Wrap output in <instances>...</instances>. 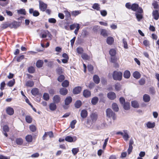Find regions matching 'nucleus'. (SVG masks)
Here are the masks:
<instances>
[{
  "instance_id": "20",
  "label": "nucleus",
  "mask_w": 159,
  "mask_h": 159,
  "mask_svg": "<svg viewBox=\"0 0 159 159\" xmlns=\"http://www.w3.org/2000/svg\"><path fill=\"white\" fill-rule=\"evenodd\" d=\"M81 90V87H75L73 90V93L74 94H77L80 93Z\"/></svg>"
},
{
  "instance_id": "51",
  "label": "nucleus",
  "mask_w": 159,
  "mask_h": 159,
  "mask_svg": "<svg viewBox=\"0 0 159 159\" xmlns=\"http://www.w3.org/2000/svg\"><path fill=\"white\" fill-rule=\"evenodd\" d=\"M84 59L87 60L89 59V56L86 54L84 53L82 54L81 56Z\"/></svg>"
},
{
  "instance_id": "62",
  "label": "nucleus",
  "mask_w": 159,
  "mask_h": 159,
  "mask_svg": "<svg viewBox=\"0 0 159 159\" xmlns=\"http://www.w3.org/2000/svg\"><path fill=\"white\" fill-rule=\"evenodd\" d=\"M101 15L103 16H105L107 15V12L106 10H102L100 11Z\"/></svg>"
},
{
  "instance_id": "5",
  "label": "nucleus",
  "mask_w": 159,
  "mask_h": 159,
  "mask_svg": "<svg viewBox=\"0 0 159 159\" xmlns=\"http://www.w3.org/2000/svg\"><path fill=\"white\" fill-rule=\"evenodd\" d=\"M107 116L109 118L112 117L113 119H115V113L112 111V110L109 108L107 109L106 110Z\"/></svg>"
},
{
  "instance_id": "54",
  "label": "nucleus",
  "mask_w": 159,
  "mask_h": 159,
  "mask_svg": "<svg viewBox=\"0 0 159 159\" xmlns=\"http://www.w3.org/2000/svg\"><path fill=\"white\" fill-rule=\"evenodd\" d=\"M152 5L155 9H157L158 8L159 6L157 2L156 1H154L152 3Z\"/></svg>"
},
{
  "instance_id": "6",
  "label": "nucleus",
  "mask_w": 159,
  "mask_h": 159,
  "mask_svg": "<svg viewBox=\"0 0 159 159\" xmlns=\"http://www.w3.org/2000/svg\"><path fill=\"white\" fill-rule=\"evenodd\" d=\"M52 100L53 102L56 104L58 103L61 101V96L59 95H56L53 97Z\"/></svg>"
},
{
  "instance_id": "52",
  "label": "nucleus",
  "mask_w": 159,
  "mask_h": 159,
  "mask_svg": "<svg viewBox=\"0 0 159 159\" xmlns=\"http://www.w3.org/2000/svg\"><path fill=\"white\" fill-rule=\"evenodd\" d=\"M3 129L4 132H7L9 131V128L7 125H5L3 127Z\"/></svg>"
},
{
  "instance_id": "33",
  "label": "nucleus",
  "mask_w": 159,
  "mask_h": 159,
  "mask_svg": "<svg viewBox=\"0 0 159 159\" xmlns=\"http://www.w3.org/2000/svg\"><path fill=\"white\" fill-rule=\"evenodd\" d=\"M131 105L134 108H138L139 106L138 103L136 101H132L131 102Z\"/></svg>"
},
{
  "instance_id": "18",
  "label": "nucleus",
  "mask_w": 159,
  "mask_h": 159,
  "mask_svg": "<svg viewBox=\"0 0 159 159\" xmlns=\"http://www.w3.org/2000/svg\"><path fill=\"white\" fill-rule=\"evenodd\" d=\"M98 98L96 97H95L92 98L91 102L93 105H96L98 101Z\"/></svg>"
},
{
  "instance_id": "61",
  "label": "nucleus",
  "mask_w": 159,
  "mask_h": 159,
  "mask_svg": "<svg viewBox=\"0 0 159 159\" xmlns=\"http://www.w3.org/2000/svg\"><path fill=\"white\" fill-rule=\"evenodd\" d=\"M123 42L124 44V47L125 49L128 48V45L126 41H125V39H123Z\"/></svg>"
},
{
  "instance_id": "16",
  "label": "nucleus",
  "mask_w": 159,
  "mask_h": 159,
  "mask_svg": "<svg viewBox=\"0 0 159 159\" xmlns=\"http://www.w3.org/2000/svg\"><path fill=\"white\" fill-rule=\"evenodd\" d=\"M114 38L111 37H108L107 39V43L109 44H112L114 42Z\"/></svg>"
},
{
  "instance_id": "38",
  "label": "nucleus",
  "mask_w": 159,
  "mask_h": 159,
  "mask_svg": "<svg viewBox=\"0 0 159 159\" xmlns=\"http://www.w3.org/2000/svg\"><path fill=\"white\" fill-rule=\"evenodd\" d=\"M115 89L117 91L120 90L121 89V86L120 84L116 83L115 85Z\"/></svg>"
},
{
  "instance_id": "30",
  "label": "nucleus",
  "mask_w": 159,
  "mask_h": 159,
  "mask_svg": "<svg viewBox=\"0 0 159 159\" xmlns=\"http://www.w3.org/2000/svg\"><path fill=\"white\" fill-rule=\"evenodd\" d=\"M123 108L125 110H128L130 108L129 103L128 102H126L123 104Z\"/></svg>"
},
{
  "instance_id": "7",
  "label": "nucleus",
  "mask_w": 159,
  "mask_h": 159,
  "mask_svg": "<svg viewBox=\"0 0 159 159\" xmlns=\"http://www.w3.org/2000/svg\"><path fill=\"white\" fill-rule=\"evenodd\" d=\"M65 140L68 142L71 143L77 140V138L75 136L71 137L68 136L66 137Z\"/></svg>"
},
{
  "instance_id": "40",
  "label": "nucleus",
  "mask_w": 159,
  "mask_h": 159,
  "mask_svg": "<svg viewBox=\"0 0 159 159\" xmlns=\"http://www.w3.org/2000/svg\"><path fill=\"white\" fill-rule=\"evenodd\" d=\"M34 85V83L33 81H29L27 82L26 83V86L32 87Z\"/></svg>"
},
{
  "instance_id": "10",
  "label": "nucleus",
  "mask_w": 159,
  "mask_h": 159,
  "mask_svg": "<svg viewBox=\"0 0 159 159\" xmlns=\"http://www.w3.org/2000/svg\"><path fill=\"white\" fill-rule=\"evenodd\" d=\"M107 96L108 98L111 100H114L116 98V94L113 92H111L107 93Z\"/></svg>"
},
{
  "instance_id": "55",
  "label": "nucleus",
  "mask_w": 159,
  "mask_h": 159,
  "mask_svg": "<svg viewBox=\"0 0 159 159\" xmlns=\"http://www.w3.org/2000/svg\"><path fill=\"white\" fill-rule=\"evenodd\" d=\"M17 23H12V24H10V27L11 28H17Z\"/></svg>"
},
{
  "instance_id": "46",
  "label": "nucleus",
  "mask_w": 159,
  "mask_h": 159,
  "mask_svg": "<svg viewBox=\"0 0 159 159\" xmlns=\"http://www.w3.org/2000/svg\"><path fill=\"white\" fill-rule=\"evenodd\" d=\"M76 51L78 54H82L83 52V49L81 47H78L76 49Z\"/></svg>"
},
{
  "instance_id": "2",
  "label": "nucleus",
  "mask_w": 159,
  "mask_h": 159,
  "mask_svg": "<svg viewBox=\"0 0 159 159\" xmlns=\"http://www.w3.org/2000/svg\"><path fill=\"white\" fill-rule=\"evenodd\" d=\"M112 77L115 80H120L122 77V73L120 71H114L112 74Z\"/></svg>"
},
{
  "instance_id": "22",
  "label": "nucleus",
  "mask_w": 159,
  "mask_h": 159,
  "mask_svg": "<svg viewBox=\"0 0 159 159\" xmlns=\"http://www.w3.org/2000/svg\"><path fill=\"white\" fill-rule=\"evenodd\" d=\"M83 94L84 96L86 98L89 97L91 95L90 92L87 90H85L84 91Z\"/></svg>"
},
{
  "instance_id": "34",
  "label": "nucleus",
  "mask_w": 159,
  "mask_h": 159,
  "mask_svg": "<svg viewBox=\"0 0 159 159\" xmlns=\"http://www.w3.org/2000/svg\"><path fill=\"white\" fill-rule=\"evenodd\" d=\"M92 7L94 9H96L98 11L99 10L100 8L99 5L96 3H94Z\"/></svg>"
},
{
  "instance_id": "26",
  "label": "nucleus",
  "mask_w": 159,
  "mask_h": 159,
  "mask_svg": "<svg viewBox=\"0 0 159 159\" xmlns=\"http://www.w3.org/2000/svg\"><path fill=\"white\" fill-rule=\"evenodd\" d=\"M93 80L94 82L97 84H98L100 80L99 77L97 75H95L93 76Z\"/></svg>"
},
{
  "instance_id": "43",
  "label": "nucleus",
  "mask_w": 159,
  "mask_h": 159,
  "mask_svg": "<svg viewBox=\"0 0 159 159\" xmlns=\"http://www.w3.org/2000/svg\"><path fill=\"white\" fill-rule=\"evenodd\" d=\"M43 98L44 100L48 101L49 99V96L48 93H44L43 95Z\"/></svg>"
},
{
  "instance_id": "8",
  "label": "nucleus",
  "mask_w": 159,
  "mask_h": 159,
  "mask_svg": "<svg viewBox=\"0 0 159 159\" xmlns=\"http://www.w3.org/2000/svg\"><path fill=\"white\" fill-rule=\"evenodd\" d=\"M39 9L41 11H44L47 7V5L41 1H39Z\"/></svg>"
},
{
  "instance_id": "37",
  "label": "nucleus",
  "mask_w": 159,
  "mask_h": 159,
  "mask_svg": "<svg viewBox=\"0 0 159 159\" xmlns=\"http://www.w3.org/2000/svg\"><path fill=\"white\" fill-rule=\"evenodd\" d=\"M43 61L41 60L38 61L36 63V66L38 67H41L42 66Z\"/></svg>"
},
{
  "instance_id": "12",
  "label": "nucleus",
  "mask_w": 159,
  "mask_h": 159,
  "mask_svg": "<svg viewBox=\"0 0 159 159\" xmlns=\"http://www.w3.org/2000/svg\"><path fill=\"white\" fill-rule=\"evenodd\" d=\"M123 131L124 134L122 135L123 138L125 141H127L129 138V136L127 130H124Z\"/></svg>"
},
{
  "instance_id": "60",
  "label": "nucleus",
  "mask_w": 159,
  "mask_h": 159,
  "mask_svg": "<svg viewBox=\"0 0 159 159\" xmlns=\"http://www.w3.org/2000/svg\"><path fill=\"white\" fill-rule=\"evenodd\" d=\"M80 13V12L79 11H73L72 12V15L74 16H76L78 15Z\"/></svg>"
},
{
  "instance_id": "28",
  "label": "nucleus",
  "mask_w": 159,
  "mask_h": 159,
  "mask_svg": "<svg viewBox=\"0 0 159 159\" xmlns=\"http://www.w3.org/2000/svg\"><path fill=\"white\" fill-rule=\"evenodd\" d=\"M112 108L115 111H118L119 110V107L118 105L115 103H114L112 104Z\"/></svg>"
},
{
  "instance_id": "14",
  "label": "nucleus",
  "mask_w": 159,
  "mask_h": 159,
  "mask_svg": "<svg viewBox=\"0 0 159 159\" xmlns=\"http://www.w3.org/2000/svg\"><path fill=\"white\" fill-rule=\"evenodd\" d=\"M29 12L30 14L33 13V15L35 16H37L39 15V12L37 11H34L32 8H30L29 9Z\"/></svg>"
},
{
  "instance_id": "42",
  "label": "nucleus",
  "mask_w": 159,
  "mask_h": 159,
  "mask_svg": "<svg viewBox=\"0 0 159 159\" xmlns=\"http://www.w3.org/2000/svg\"><path fill=\"white\" fill-rule=\"evenodd\" d=\"M15 83L14 79L10 81L7 84V85L9 87L12 86Z\"/></svg>"
},
{
  "instance_id": "27",
  "label": "nucleus",
  "mask_w": 159,
  "mask_h": 159,
  "mask_svg": "<svg viewBox=\"0 0 159 159\" xmlns=\"http://www.w3.org/2000/svg\"><path fill=\"white\" fill-rule=\"evenodd\" d=\"M133 76L134 78L139 79L141 75L139 72L135 71L133 73Z\"/></svg>"
},
{
  "instance_id": "24",
  "label": "nucleus",
  "mask_w": 159,
  "mask_h": 159,
  "mask_svg": "<svg viewBox=\"0 0 159 159\" xmlns=\"http://www.w3.org/2000/svg\"><path fill=\"white\" fill-rule=\"evenodd\" d=\"M130 76V73L128 70L125 71L124 73V77L126 79H129Z\"/></svg>"
},
{
  "instance_id": "4",
  "label": "nucleus",
  "mask_w": 159,
  "mask_h": 159,
  "mask_svg": "<svg viewBox=\"0 0 159 159\" xmlns=\"http://www.w3.org/2000/svg\"><path fill=\"white\" fill-rule=\"evenodd\" d=\"M131 9L134 11H136L137 12L141 13L143 12V10L142 8L139 7L137 4H133L131 5Z\"/></svg>"
},
{
  "instance_id": "45",
  "label": "nucleus",
  "mask_w": 159,
  "mask_h": 159,
  "mask_svg": "<svg viewBox=\"0 0 159 159\" xmlns=\"http://www.w3.org/2000/svg\"><path fill=\"white\" fill-rule=\"evenodd\" d=\"M29 128L30 130L33 132L35 131L36 129V127L33 125H31L30 126Z\"/></svg>"
},
{
  "instance_id": "57",
  "label": "nucleus",
  "mask_w": 159,
  "mask_h": 159,
  "mask_svg": "<svg viewBox=\"0 0 159 159\" xmlns=\"http://www.w3.org/2000/svg\"><path fill=\"white\" fill-rule=\"evenodd\" d=\"M139 82L140 85H143L145 83V80L142 78L139 81Z\"/></svg>"
},
{
  "instance_id": "56",
  "label": "nucleus",
  "mask_w": 159,
  "mask_h": 159,
  "mask_svg": "<svg viewBox=\"0 0 159 159\" xmlns=\"http://www.w3.org/2000/svg\"><path fill=\"white\" fill-rule=\"evenodd\" d=\"M34 67L31 66L28 69V71L30 73H33L34 71Z\"/></svg>"
},
{
  "instance_id": "31",
  "label": "nucleus",
  "mask_w": 159,
  "mask_h": 159,
  "mask_svg": "<svg viewBox=\"0 0 159 159\" xmlns=\"http://www.w3.org/2000/svg\"><path fill=\"white\" fill-rule=\"evenodd\" d=\"M16 142L19 145H21L23 143V140L21 138H17L16 139Z\"/></svg>"
},
{
  "instance_id": "11",
  "label": "nucleus",
  "mask_w": 159,
  "mask_h": 159,
  "mask_svg": "<svg viewBox=\"0 0 159 159\" xmlns=\"http://www.w3.org/2000/svg\"><path fill=\"white\" fill-rule=\"evenodd\" d=\"M68 93V90L67 89L64 88H61L60 89L59 93L62 95H66Z\"/></svg>"
},
{
  "instance_id": "29",
  "label": "nucleus",
  "mask_w": 159,
  "mask_h": 159,
  "mask_svg": "<svg viewBox=\"0 0 159 159\" xmlns=\"http://www.w3.org/2000/svg\"><path fill=\"white\" fill-rule=\"evenodd\" d=\"M32 94L34 95H36L39 93V90L37 88H34L32 89L31 91Z\"/></svg>"
},
{
  "instance_id": "1",
  "label": "nucleus",
  "mask_w": 159,
  "mask_h": 159,
  "mask_svg": "<svg viewBox=\"0 0 159 159\" xmlns=\"http://www.w3.org/2000/svg\"><path fill=\"white\" fill-rule=\"evenodd\" d=\"M90 120L88 119L86 126L88 128H90L93 124L97 120L98 118V115L95 113H92L90 115Z\"/></svg>"
},
{
  "instance_id": "19",
  "label": "nucleus",
  "mask_w": 159,
  "mask_h": 159,
  "mask_svg": "<svg viewBox=\"0 0 159 159\" xmlns=\"http://www.w3.org/2000/svg\"><path fill=\"white\" fill-rule=\"evenodd\" d=\"M146 126L148 128H153L155 126V122H148L146 124Z\"/></svg>"
},
{
  "instance_id": "47",
  "label": "nucleus",
  "mask_w": 159,
  "mask_h": 159,
  "mask_svg": "<svg viewBox=\"0 0 159 159\" xmlns=\"http://www.w3.org/2000/svg\"><path fill=\"white\" fill-rule=\"evenodd\" d=\"M75 105L76 107L79 108L81 105V102L80 101H77L76 102Z\"/></svg>"
},
{
  "instance_id": "49",
  "label": "nucleus",
  "mask_w": 159,
  "mask_h": 159,
  "mask_svg": "<svg viewBox=\"0 0 159 159\" xmlns=\"http://www.w3.org/2000/svg\"><path fill=\"white\" fill-rule=\"evenodd\" d=\"M76 29L74 31V33L75 34H77L78 31L79 30L80 27V25L76 23Z\"/></svg>"
},
{
  "instance_id": "48",
  "label": "nucleus",
  "mask_w": 159,
  "mask_h": 159,
  "mask_svg": "<svg viewBox=\"0 0 159 159\" xmlns=\"http://www.w3.org/2000/svg\"><path fill=\"white\" fill-rule=\"evenodd\" d=\"M79 150L78 148H74L72 149V152L74 155L76 154L79 152Z\"/></svg>"
},
{
  "instance_id": "44",
  "label": "nucleus",
  "mask_w": 159,
  "mask_h": 159,
  "mask_svg": "<svg viewBox=\"0 0 159 159\" xmlns=\"http://www.w3.org/2000/svg\"><path fill=\"white\" fill-rule=\"evenodd\" d=\"M25 120L27 122L30 123L32 121V118L30 116H27L25 117Z\"/></svg>"
},
{
  "instance_id": "9",
  "label": "nucleus",
  "mask_w": 159,
  "mask_h": 159,
  "mask_svg": "<svg viewBox=\"0 0 159 159\" xmlns=\"http://www.w3.org/2000/svg\"><path fill=\"white\" fill-rule=\"evenodd\" d=\"M6 111L7 113L10 116L13 115L14 112L13 109L12 107H10L6 108Z\"/></svg>"
},
{
  "instance_id": "15",
  "label": "nucleus",
  "mask_w": 159,
  "mask_h": 159,
  "mask_svg": "<svg viewBox=\"0 0 159 159\" xmlns=\"http://www.w3.org/2000/svg\"><path fill=\"white\" fill-rule=\"evenodd\" d=\"M56 103L52 102L49 105V109L52 111H54L57 108V106L56 104Z\"/></svg>"
},
{
  "instance_id": "13",
  "label": "nucleus",
  "mask_w": 159,
  "mask_h": 159,
  "mask_svg": "<svg viewBox=\"0 0 159 159\" xmlns=\"http://www.w3.org/2000/svg\"><path fill=\"white\" fill-rule=\"evenodd\" d=\"M88 115L87 111L85 110H82L80 113V116L83 118H85Z\"/></svg>"
},
{
  "instance_id": "32",
  "label": "nucleus",
  "mask_w": 159,
  "mask_h": 159,
  "mask_svg": "<svg viewBox=\"0 0 159 159\" xmlns=\"http://www.w3.org/2000/svg\"><path fill=\"white\" fill-rule=\"evenodd\" d=\"M17 13L19 14L25 15L26 14L25 11V9H21L20 10H17Z\"/></svg>"
},
{
  "instance_id": "64",
  "label": "nucleus",
  "mask_w": 159,
  "mask_h": 159,
  "mask_svg": "<svg viewBox=\"0 0 159 159\" xmlns=\"http://www.w3.org/2000/svg\"><path fill=\"white\" fill-rule=\"evenodd\" d=\"M10 157H6L2 155H0V159H10Z\"/></svg>"
},
{
  "instance_id": "36",
  "label": "nucleus",
  "mask_w": 159,
  "mask_h": 159,
  "mask_svg": "<svg viewBox=\"0 0 159 159\" xmlns=\"http://www.w3.org/2000/svg\"><path fill=\"white\" fill-rule=\"evenodd\" d=\"M116 53V51L114 49H111L109 51V54L111 57L115 56Z\"/></svg>"
},
{
  "instance_id": "21",
  "label": "nucleus",
  "mask_w": 159,
  "mask_h": 159,
  "mask_svg": "<svg viewBox=\"0 0 159 159\" xmlns=\"http://www.w3.org/2000/svg\"><path fill=\"white\" fill-rule=\"evenodd\" d=\"M152 14L154 19L156 20H157L159 17L158 11L157 10L154 11L153 12Z\"/></svg>"
},
{
  "instance_id": "41",
  "label": "nucleus",
  "mask_w": 159,
  "mask_h": 159,
  "mask_svg": "<svg viewBox=\"0 0 159 159\" xmlns=\"http://www.w3.org/2000/svg\"><path fill=\"white\" fill-rule=\"evenodd\" d=\"M69 84V81L67 80H65L62 83L61 85L63 87H67Z\"/></svg>"
},
{
  "instance_id": "23",
  "label": "nucleus",
  "mask_w": 159,
  "mask_h": 159,
  "mask_svg": "<svg viewBox=\"0 0 159 159\" xmlns=\"http://www.w3.org/2000/svg\"><path fill=\"white\" fill-rule=\"evenodd\" d=\"M150 98L149 95L147 94H144L143 96V100L145 102H148L150 101Z\"/></svg>"
},
{
  "instance_id": "25",
  "label": "nucleus",
  "mask_w": 159,
  "mask_h": 159,
  "mask_svg": "<svg viewBox=\"0 0 159 159\" xmlns=\"http://www.w3.org/2000/svg\"><path fill=\"white\" fill-rule=\"evenodd\" d=\"M25 140L28 143L32 142L33 140V138L30 135H28L25 137Z\"/></svg>"
},
{
  "instance_id": "63",
  "label": "nucleus",
  "mask_w": 159,
  "mask_h": 159,
  "mask_svg": "<svg viewBox=\"0 0 159 159\" xmlns=\"http://www.w3.org/2000/svg\"><path fill=\"white\" fill-rule=\"evenodd\" d=\"M5 84L4 81H3L1 83L0 85V89L1 90H2L5 86Z\"/></svg>"
},
{
  "instance_id": "59",
  "label": "nucleus",
  "mask_w": 159,
  "mask_h": 159,
  "mask_svg": "<svg viewBox=\"0 0 159 159\" xmlns=\"http://www.w3.org/2000/svg\"><path fill=\"white\" fill-rule=\"evenodd\" d=\"M48 22L50 23H55L56 22V20L54 18H51L48 19Z\"/></svg>"
},
{
  "instance_id": "39",
  "label": "nucleus",
  "mask_w": 159,
  "mask_h": 159,
  "mask_svg": "<svg viewBox=\"0 0 159 159\" xmlns=\"http://www.w3.org/2000/svg\"><path fill=\"white\" fill-rule=\"evenodd\" d=\"M77 122V121L75 120H72L70 123V126L71 128L73 129L75 127V125Z\"/></svg>"
},
{
  "instance_id": "17",
  "label": "nucleus",
  "mask_w": 159,
  "mask_h": 159,
  "mask_svg": "<svg viewBox=\"0 0 159 159\" xmlns=\"http://www.w3.org/2000/svg\"><path fill=\"white\" fill-rule=\"evenodd\" d=\"M72 101V98L70 97H68L65 100V105H68Z\"/></svg>"
},
{
  "instance_id": "50",
  "label": "nucleus",
  "mask_w": 159,
  "mask_h": 159,
  "mask_svg": "<svg viewBox=\"0 0 159 159\" xmlns=\"http://www.w3.org/2000/svg\"><path fill=\"white\" fill-rule=\"evenodd\" d=\"M65 77L63 75H60L58 78V80L60 82H62L64 80Z\"/></svg>"
},
{
  "instance_id": "53",
  "label": "nucleus",
  "mask_w": 159,
  "mask_h": 159,
  "mask_svg": "<svg viewBox=\"0 0 159 159\" xmlns=\"http://www.w3.org/2000/svg\"><path fill=\"white\" fill-rule=\"evenodd\" d=\"M136 16L137 18L138 21H139L140 20L142 19L143 18V16L141 14L136 13Z\"/></svg>"
},
{
  "instance_id": "3",
  "label": "nucleus",
  "mask_w": 159,
  "mask_h": 159,
  "mask_svg": "<svg viewBox=\"0 0 159 159\" xmlns=\"http://www.w3.org/2000/svg\"><path fill=\"white\" fill-rule=\"evenodd\" d=\"M40 37L42 38H45L47 37L48 39L51 40L52 35L48 30H43L40 34Z\"/></svg>"
},
{
  "instance_id": "35",
  "label": "nucleus",
  "mask_w": 159,
  "mask_h": 159,
  "mask_svg": "<svg viewBox=\"0 0 159 159\" xmlns=\"http://www.w3.org/2000/svg\"><path fill=\"white\" fill-rule=\"evenodd\" d=\"M101 34L104 37H106L108 35L107 30L105 29H102L101 31Z\"/></svg>"
},
{
  "instance_id": "58",
  "label": "nucleus",
  "mask_w": 159,
  "mask_h": 159,
  "mask_svg": "<svg viewBox=\"0 0 159 159\" xmlns=\"http://www.w3.org/2000/svg\"><path fill=\"white\" fill-rule=\"evenodd\" d=\"M10 24L9 23H5L2 25V28L3 29L7 28L8 27H10Z\"/></svg>"
}]
</instances>
